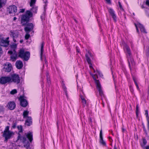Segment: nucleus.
<instances>
[{
    "label": "nucleus",
    "mask_w": 149,
    "mask_h": 149,
    "mask_svg": "<svg viewBox=\"0 0 149 149\" xmlns=\"http://www.w3.org/2000/svg\"><path fill=\"white\" fill-rule=\"evenodd\" d=\"M114 149H117L116 146H115L114 147Z\"/></svg>",
    "instance_id": "nucleus-63"
},
{
    "label": "nucleus",
    "mask_w": 149,
    "mask_h": 149,
    "mask_svg": "<svg viewBox=\"0 0 149 149\" xmlns=\"http://www.w3.org/2000/svg\"><path fill=\"white\" fill-rule=\"evenodd\" d=\"M146 4L149 6V0H147L146 2Z\"/></svg>",
    "instance_id": "nucleus-45"
},
{
    "label": "nucleus",
    "mask_w": 149,
    "mask_h": 149,
    "mask_svg": "<svg viewBox=\"0 0 149 149\" xmlns=\"http://www.w3.org/2000/svg\"><path fill=\"white\" fill-rule=\"evenodd\" d=\"M15 65L18 69H20L23 67L22 62L20 61H17L16 62Z\"/></svg>",
    "instance_id": "nucleus-19"
},
{
    "label": "nucleus",
    "mask_w": 149,
    "mask_h": 149,
    "mask_svg": "<svg viewBox=\"0 0 149 149\" xmlns=\"http://www.w3.org/2000/svg\"><path fill=\"white\" fill-rule=\"evenodd\" d=\"M135 26L136 27V31H137V32H138V33H139V29L138 28V27H137V25L135 24Z\"/></svg>",
    "instance_id": "nucleus-48"
},
{
    "label": "nucleus",
    "mask_w": 149,
    "mask_h": 149,
    "mask_svg": "<svg viewBox=\"0 0 149 149\" xmlns=\"http://www.w3.org/2000/svg\"><path fill=\"white\" fill-rule=\"evenodd\" d=\"M139 105L138 104L137 105L136 107V115L137 116L138 113L139 112Z\"/></svg>",
    "instance_id": "nucleus-38"
},
{
    "label": "nucleus",
    "mask_w": 149,
    "mask_h": 149,
    "mask_svg": "<svg viewBox=\"0 0 149 149\" xmlns=\"http://www.w3.org/2000/svg\"><path fill=\"white\" fill-rule=\"evenodd\" d=\"M17 128L19 130V133H21L23 132V128L22 125H20L18 126H17Z\"/></svg>",
    "instance_id": "nucleus-29"
},
{
    "label": "nucleus",
    "mask_w": 149,
    "mask_h": 149,
    "mask_svg": "<svg viewBox=\"0 0 149 149\" xmlns=\"http://www.w3.org/2000/svg\"><path fill=\"white\" fill-rule=\"evenodd\" d=\"M32 8L30 9V10H27L26 12L27 11H28L32 13V15H33V13H36L37 12V10H38V7L36 6H34L33 7H32Z\"/></svg>",
    "instance_id": "nucleus-20"
},
{
    "label": "nucleus",
    "mask_w": 149,
    "mask_h": 149,
    "mask_svg": "<svg viewBox=\"0 0 149 149\" xmlns=\"http://www.w3.org/2000/svg\"><path fill=\"white\" fill-rule=\"evenodd\" d=\"M19 42L20 43H22L23 42V40H20Z\"/></svg>",
    "instance_id": "nucleus-57"
},
{
    "label": "nucleus",
    "mask_w": 149,
    "mask_h": 149,
    "mask_svg": "<svg viewBox=\"0 0 149 149\" xmlns=\"http://www.w3.org/2000/svg\"><path fill=\"white\" fill-rule=\"evenodd\" d=\"M32 17V13L29 11H27L24 14L22 15L21 22L22 26H26L24 30L26 33H29L33 29V25L32 23H29L30 18Z\"/></svg>",
    "instance_id": "nucleus-1"
},
{
    "label": "nucleus",
    "mask_w": 149,
    "mask_h": 149,
    "mask_svg": "<svg viewBox=\"0 0 149 149\" xmlns=\"http://www.w3.org/2000/svg\"><path fill=\"white\" fill-rule=\"evenodd\" d=\"M11 80L10 77H3L0 78V83L2 84H5L10 82Z\"/></svg>",
    "instance_id": "nucleus-9"
},
{
    "label": "nucleus",
    "mask_w": 149,
    "mask_h": 149,
    "mask_svg": "<svg viewBox=\"0 0 149 149\" xmlns=\"http://www.w3.org/2000/svg\"><path fill=\"white\" fill-rule=\"evenodd\" d=\"M96 86L97 89L99 92L100 95L101 96H102L103 95V92L101 88L100 84L96 85Z\"/></svg>",
    "instance_id": "nucleus-21"
},
{
    "label": "nucleus",
    "mask_w": 149,
    "mask_h": 149,
    "mask_svg": "<svg viewBox=\"0 0 149 149\" xmlns=\"http://www.w3.org/2000/svg\"><path fill=\"white\" fill-rule=\"evenodd\" d=\"M97 72L98 73V74H99V75L100 76H103V75H102V73H100V72L99 71H98V70H97Z\"/></svg>",
    "instance_id": "nucleus-44"
},
{
    "label": "nucleus",
    "mask_w": 149,
    "mask_h": 149,
    "mask_svg": "<svg viewBox=\"0 0 149 149\" xmlns=\"http://www.w3.org/2000/svg\"><path fill=\"white\" fill-rule=\"evenodd\" d=\"M147 143V141L145 139L143 138V143L141 144V146L143 148L145 149V146Z\"/></svg>",
    "instance_id": "nucleus-26"
},
{
    "label": "nucleus",
    "mask_w": 149,
    "mask_h": 149,
    "mask_svg": "<svg viewBox=\"0 0 149 149\" xmlns=\"http://www.w3.org/2000/svg\"><path fill=\"white\" fill-rule=\"evenodd\" d=\"M145 115H146V116L147 119L148 118H149V117L148 116V110H145ZM148 119H149V118H148Z\"/></svg>",
    "instance_id": "nucleus-43"
},
{
    "label": "nucleus",
    "mask_w": 149,
    "mask_h": 149,
    "mask_svg": "<svg viewBox=\"0 0 149 149\" xmlns=\"http://www.w3.org/2000/svg\"><path fill=\"white\" fill-rule=\"evenodd\" d=\"M135 84V85H136V88H137V89L138 90H139V87L138 85V84H137V83H136Z\"/></svg>",
    "instance_id": "nucleus-49"
},
{
    "label": "nucleus",
    "mask_w": 149,
    "mask_h": 149,
    "mask_svg": "<svg viewBox=\"0 0 149 149\" xmlns=\"http://www.w3.org/2000/svg\"><path fill=\"white\" fill-rule=\"evenodd\" d=\"M41 18L42 19V20L44 18V17L42 15L41 16Z\"/></svg>",
    "instance_id": "nucleus-55"
},
{
    "label": "nucleus",
    "mask_w": 149,
    "mask_h": 149,
    "mask_svg": "<svg viewBox=\"0 0 149 149\" xmlns=\"http://www.w3.org/2000/svg\"><path fill=\"white\" fill-rule=\"evenodd\" d=\"M46 76H47V82L49 84L51 83L50 77L48 75V73H46Z\"/></svg>",
    "instance_id": "nucleus-33"
},
{
    "label": "nucleus",
    "mask_w": 149,
    "mask_h": 149,
    "mask_svg": "<svg viewBox=\"0 0 149 149\" xmlns=\"http://www.w3.org/2000/svg\"><path fill=\"white\" fill-rule=\"evenodd\" d=\"M139 28L140 29V30L141 32H142L144 33H147V32L146 31L144 27L141 24H139Z\"/></svg>",
    "instance_id": "nucleus-23"
},
{
    "label": "nucleus",
    "mask_w": 149,
    "mask_h": 149,
    "mask_svg": "<svg viewBox=\"0 0 149 149\" xmlns=\"http://www.w3.org/2000/svg\"><path fill=\"white\" fill-rule=\"evenodd\" d=\"M86 61H87L88 63L89 64H90V65H89V67L91 68H92L93 69H94V68H93V67L91 66V60L90 59V58L88 57V55L87 54H86Z\"/></svg>",
    "instance_id": "nucleus-22"
},
{
    "label": "nucleus",
    "mask_w": 149,
    "mask_h": 149,
    "mask_svg": "<svg viewBox=\"0 0 149 149\" xmlns=\"http://www.w3.org/2000/svg\"><path fill=\"white\" fill-rule=\"evenodd\" d=\"M26 136L29 140V141L31 143L33 140V133L32 132H29L27 134H25Z\"/></svg>",
    "instance_id": "nucleus-17"
},
{
    "label": "nucleus",
    "mask_w": 149,
    "mask_h": 149,
    "mask_svg": "<svg viewBox=\"0 0 149 149\" xmlns=\"http://www.w3.org/2000/svg\"><path fill=\"white\" fill-rule=\"evenodd\" d=\"M63 90L64 91H65V95H66L67 97L68 98V96L67 92L66 90V88L65 87V85L64 84H63Z\"/></svg>",
    "instance_id": "nucleus-32"
},
{
    "label": "nucleus",
    "mask_w": 149,
    "mask_h": 149,
    "mask_svg": "<svg viewBox=\"0 0 149 149\" xmlns=\"http://www.w3.org/2000/svg\"><path fill=\"white\" fill-rule=\"evenodd\" d=\"M14 133L13 132H9L7 133H3V136L5 138L4 141L7 142L8 140L11 138Z\"/></svg>",
    "instance_id": "nucleus-5"
},
{
    "label": "nucleus",
    "mask_w": 149,
    "mask_h": 149,
    "mask_svg": "<svg viewBox=\"0 0 149 149\" xmlns=\"http://www.w3.org/2000/svg\"><path fill=\"white\" fill-rule=\"evenodd\" d=\"M148 54H149V46L148 47Z\"/></svg>",
    "instance_id": "nucleus-56"
},
{
    "label": "nucleus",
    "mask_w": 149,
    "mask_h": 149,
    "mask_svg": "<svg viewBox=\"0 0 149 149\" xmlns=\"http://www.w3.org/2000/svg\"><path fill=\"white\" fill-rule=\"evenodd\" d=\"M30 35L29 34V33L27 32L25 36V38L26 40L28 39L30 37Z\"/></svg>",
    "instance_id": "nucleus-36"
},
{
    "label": "nucleus",
    "mask_w": 149,
    "mask_h": 149,
    "mask_svg": "<svg viewBox=\"0 0 149 149\" xmlns=\"http://www.w3.org/2000/svg\"><path fill=\"white\" fill-rule=\"evenodd\" d=\"M109 140H110V141H111V140H112V139L111 137L109 136Z\"/></svg>",
    "instance_id": "nucleus-60"
},
{
    "label": "nucleus",
    "mask_w": 149,
    "mask_h": 149,
    "mask_svg": "<svg viewBox=\"0 0 149 149\" xmlns=\"http://www.w3.org/2000/svg\"><path fill=\"white\" fill-rule=\"evenodd\" d=\"M76 49H77V52H79V50L77 49V47H76Z\"/></svg>",
    "instance_id": "nucleus-61"
},
{
    "label": "nucleus",
    "mask_w": 149,
    "mask_h": 149,
    "mask_svg": "<svg viewBox=\"0 0 149 149\" xmlns=\"http://www.w3.org/2000/svg\"><path fill=\"white\" fill-rule=\"evenodd\" d=\"M19 13H24L25 11V9H21L19 10Z\"/></svg>",
    "instance_id": "nucleus-42"
},
{
    "label": "nucleus",
    "mask_w": 149,
    "mask_h": 149,
    "mask_svg": "<svg viewBox=\"0 0 149 149\" xmlns=\"http://www.w3.org/2000/svg\"><path fill=\"white\" fill-rule=\"evenodd\" d=\"M5 110V108L3 106L1 105H0V113L4 112Z\"/></svg>",
    "instance_id": "nucleus-34"
},
{
    "label": "nucleus",
    "mask_w": 149,
    "mask_h": 149,
    "mask_svg": "<svg viewBox=\"0 0 149 149\" xmlns=\"http://www.w3.org/2000/svg\"><path fill=\"white\" fill-rule=\"evenodd\" d=\"M106 1L107 3L108 4H111V0H106Z\"/></svg>",
    "instance_id": "nucleus-46"
},
{
    "label": "nucleus",
    "mask_w": 149,
    "mask_h": 149,
    "mask_svg": "<svg viewBox=\"0 0 149 149\" xmlns=\"http://www.w3.org/2000/svg\"><path fill=\"white\" fill-rule=\"evenodd\" d=\"M122 131L123 132H124L125 131V130L124 128L123 127L122 128Z\"/></svg>",
    "instance_id": "nucleus-51"
},
{
    "label": "nucleus",
    "mask_w": 149,
    "mask_h": 149,
    "mask_svg": "<svg viewBox=\"0 0 149 149\" xmlns=\"http://www.w3.org/2000/svg\"><path fill=\"white\" fill-rule=\"evenodd\" d=\"M32 123V118L31 117H28L25 121V124L27 126H29Z\"/></svg>",
    "instance_id": "nucleus-18"
},
{
    "label": "nucleus",
    "mask_w": 149,
    "mask_h": 149,
    "mask_svg": "<svg viewBox=\"0 0 149 149\" xmlns=\"http://www.w3.org/2000/svg\"><path fill=\"white\" fill-rule=\"evenodd\" d=\"M30 56V53L29 52L26 51L22 49H20L18 53V57L22 58L25 61H27Z\"/></svg>",
    "instance_id": "nucleus-3"
},
{
    "label": "nucleus",
    "mask_w": 149,
    "mask_h": 149,
    "mask_svg": "<svg viewBox=\"0 0 149 149\" xmlns=\"http://www.w3.org/2000/svg\"><path fill=\"white\" fill-rule=\"evenodd\" d=\"M9 39V38L8 37L5 40H8V39Z\"/></svg>",
    "instance_id": "nucleus-64"
},
{
    "label": "nucleus",
    "mask_w": 149,
    "mask_h": 149,
    "mask_svg": "<svg viewBox=\"0 0 149 149\" xmlns=\"http://www.w3.org/2000/svg\"><path fill=\"white\" fill-rule=\"evenodd\" d=\"M17 90L15 89H14L10 91V93L11 94H14L17 93Z\"/></svg>",
    "instance_id": "nucleus-37"
},
{
    "label": "nucleus",
    "mask_w": 149,
    "mask_h": 149,
    "mask_svg": "<svg viewBox=\"0 0 149 149\" xmlns=\"http://www.w3.org/2000/svg\"><path fill=\"white\" fill-rule=\"evenodd\" d=\"M18 136L17 137V140H19L20 139L22 140L24 144V146L27 149H30V143L28 141H27L26 138L25 137H21V135L19 133L18 134Z\"/></svg>",
    "instance_id": "nucleus-4"
},
{
    "label": "nucleus",
    "mask_w": 149,
    "mask_h": 149,
    "mask_svg": "<svg viewBox=\"0 0 149 149\" xmlns=\"http://www.w3.org/2000/svg\"><path fill=\"white\" fill-rule=\"evenodd\" d=\"M14 53H13V51L11 50L8 51V54L11 55L10 56V58L12 61H16L17 57V53L15 50H14Z\"/></svg>",
    "instance_id": "nucleus-6"
},
{
    "label": "nucleus",
    "mask_w": 149,
    "mask_h": 149,
    "mask_svg": "<svg viewBox=\"0 0 149 149\" xmlns=\"http://www.w3.org/2000/svg\"><path fill=\"white\" fill-rule=\"evenodd\" d=\"M109 12L110 15L112 16L115 22L117 21V17L114 11L112 8H109Z\"/></svg>",
    "instance_id": "nucleus-15"
},
{
    "label": "nucleus",
    "mask_w": 149,
    "mask_h": 149,
    "mask_svg": "<svg viewBox=\"0 0 149 149\" xmlns=\"http://www.w3.org/2000/svg\"><path fill=\"white\" fill-rule=\"evenodd\" d=\"M0 45L4 47H7L9 45V41L3 38H0Z\"/></svg>",
    "instance_id": "nucleus-12"
},
{
    "label": "nucleus",
    "mask_w": 149,
    "mask_h": 149,
    "mask_svg": "<svg viewBox=\"0 0 149 149\" xmlns=\"http://www.w3.org/2000/svg\"><path fill=\"white\" fill-rule=\"evenodd\" d=\"M92 76L94 80L95 81V82L96 85H98V84H100V82H99V80H97L96 79V78H95V75L93 74L92 75Z\"/></svg>",
    "instance_id": "nucleus-28"
},
{
    "label": "nucleus",
    "mask_w": 149,
    "mask_h": 149,
    "mask_svg": "<svg viewBox=\"0 0 149 149\" xmlns=\"http://www.w3.org/2000/svg\"><path fill=\"white\" fill-rule=\"evenodd\" d=\"M43 47H44V42H42L41 43V50H40V58L41 59H42V54L44 51L43 49Z\"/></svg>",
    "instance_id": "nucleus-25"
},
{
    "label": "nucleus",
    "mask_w": 149,
    "mask_h": 149,
    "mask_svg": "<svg viewBox=\"0 0 149 149\" xmlns=\"http://www.w3.org/2000/svg\"><path fill=\"white\" fill-rule=\"evenodd\" d=\"M29 112L27 111H24L23 112V116L24 118L27 117V116L28 115Z\"/></svg>",
    "instance_id": "nucleus-27"
},
{
    "label": "nucleus",
    "mask_w": 149,
    "mask_h": 149,
    "mask_svg": "<svg viewBox=\"0 0 149 149\" xmlns=\"http://www.w3.org/2000/svg\"><path fill=\"white\" fill-rule=\"evenodd\" d=\"M43 1H44V2L45 3H46V2H47V0H43Z\"/></svg>",
    "instance_id": "nucleus-62"
},
{
    "label": "nucleus",
    "mask_w": 149,
    "mask_h": 149,
    "mask_svg": "<svg viewBox=\"0 0 149 149\" xmlns=\"http://www.w3.org/2000/svg\"><path fill=\"white\" fill-rule=\"evenodd\" d=\"M17 19V18L16 17H14L13 18V20H15Z\"/></svg>",
    "instance_id": "nucleus-59"
},
{
    "label": "nucleus",
    "mask_w": 149,
    "mask_h": 149,
    "mask_svg": "<svg viewBox=\"0 0 149 149\" xmlns=\"http://www.w3.org/2000/svg\"><path fill=\"white\" fill-rule=\"evenodd\" d=\"M143 130L145 131V132H146V128H145L144 126H143Z\"/></svg>",
    "instance_id": "nucleus-58"
},
{
    "label": "nucleus",
    "mask_w": 149,
    "mask_h": 149,
    "mask_svg": "<svg viewBox=\"0 0 149 149\" xmlns=\"http://www.w3.org/2000/svg\"><path fill=\"white\" fill-rule=\"evenodd\" d=\"M17 7L14 5L10 6L7 8V11L10 14L13 13H15L17 12Z\"/></svg>",
    "instance_id": "nucleus-8"
},
{
    "label": "nucleus",
    "mask_w": 149,
    "mask_h": 149,
    "mask_svg": "<svg viewBox=\"0 0 149 149\" xmlns=\"http://www.w3.org/2000/svg\"><path fill=\"white\" fill-rule=\"evenodd\" d=\"M124 49L126 54L127 60L129 63V65L130 70H131V68L130 66V64L132 66L135 65V63L132 56V54L130 49L129 47L125 43H124Z\"/></svg>",
    "instance_id": "nucleus-2"
},
{
    "label": "nucleus",
    "mask_w": 149,
    "mask_h": 149,
    "mask_svg": "<svg viewBox=\"0 0 149 149\" xmlns=\"http://www.w3.org/2000/svg\"><path fill=\"white\" fill-rule=\"evenodd\" d=\"M86 101L85 99H83L82 100V103H83L84 105H86Z\"/></svg>",
    "instance_id": "nucleus-39"
},
{
    "label": "nucleus",
    "mask_w": 149,
    "mask_h": 149,
    "mask_svg": "<svg viewBox=\"0 0 149 149\" xmlns=\"http://www.w3.org/2000/svg\"><path fill=\"white\" fill-rule=\"evenodd\" d=\"M12 68V65L9 63H7L6 64H5L3 69V70L5 72H10Z\"/></svg>",
    "instance_id": "nucleus-10"
},
{
    "label": "nucleus",
    "mask_w": 149,
    "mask_h": 149,
    "mask_svg": "<svg viewBox=\"0 0 149 149\" xmlns=\"http://www.w3.org/2000/svg\"><path fill=\"white\" fill-rule=\"evenodd\" d=\"M44 9L45 12H44V13H44L43 14L44 16L45 15V11L46 8L45 7H44Z\"/></svg>",
    "instance_id": "nucleus-50"
},
{
    "label": "nucleus",
    "mask_w": 149,
    "mask_h": 149,
    "mask_svg": "<svg viewBox=\"0 0 149 149\" xmlns=\"http://www.w3.org/2000/svg\"><path fill=\"white\" fill-rule=\"evenodd\" d=\"M145 148L146 149H149V146H146V147H145Z\"/></svg>",
    "instance_id": "nucleus-53"
},
{
    "label": "nucleus",
    "mask_w": 149,
    "mask_h": 149,
    "mask_svg": "<svg viewBox=\"0 0 149 149\" xmlns=\"http://www.w3.org/2000/svg\"><path fill=\"white\" fill-rule=\"evenodd\" d=\"M6 106L10 110H13L15 108V103L13 101H10L8 102Z\"/></svg>",
    "instance_id": "nucleus-14"
},
{
    "label": "nucleus",
    "mask_w": 149,
    "mask_h": 149,
    "mask_svg": "<svg viewBox=\"0 0 149 149\" xmlns=\"http://www.w3.org/2000/svg\"><path fill=\"white\" fill-rule=\"evenodd\" d=\"M19 100L20 102L21 105L23 107H26L28 104V102L27 100L24 98V97L22 96H20L19 98Z\"/></svg>",
    "instance_id": "nucleus-13"
},
{
    "label": "nucleus",
    "mask_w": 149,
    "mask_h": 149,
    "mask_svg": "<svg viewBox=\"0 0 149 149\" xmlns=\"http://www.w3.org/2000/svg\"><path fill=\"white\" fill-rule=\"evenodd\" d=\"M133 80L134 81L135 84L137 82H136V81L135 78L134 77H133Z\"/></svg>",
    "instance_id": "nucleus-47"
},
{
    "label": "nucleus",
    "mask_w": 149,
    "mask_h": 149,
    "mask_svg": "<svg viewBox=\"0 0 149 149\" xmlns=\"http://www.w3.org/2000/svg\"><path fill=\"white\" fill-rule=\"evenodd\" d=\"M36 1V0H31L30 2V6L31 7L33 6L35 4Z\"/></svg>",
    "instance_id": "nucleus-30"
},
{
    "label": "nucleus",
    "mask_w": 149,
    "mask_h": 149,
    "mask_svg": "<svg viewBox=\"0 0 149 149\" xmlns=\"http://www.w3.org/2000/svg\"><path fill=\"white\" fill-rule=\"evenodd\" d=\"M63 90L64 91H65V95H66L67 97L68 98V96L67 92L66 90V88L65 87V85L64 84H63Z\"/></svg>",
    "instance_id": "nucleus-31"
},
{
    "label": "nucleus",
    "mask_w": 149,
    "mask_h": 149,
    "mask_svg": "<svg viewBox=\"0 0 149 149\" xmlns=\"http://www.w3.org/2000/svg\"><path fill=\"white\" fill-rule=\"evenodd\" d=\"M80 97L82 100H83V99H84V98L83 97V96L81 95H80Z\"/></svg>",
    "instance_id": "nucleus-52"
},
{
    "label": "nucleus",
    "mask_w": 149,
    "mask_h": 149,
    "mask_svg": "<svg viewBox=\"0 0 149 149\" xmlns=\"http://www.w3.org/2000/svg\"><path fill=\"white\" fill-rule=\"evenodd\" d=\"M100 143H101L102 145L104 146H105L106 145V143L104 141L103 139V136H102V129L101 130L100 133Z\"/></svg>",
    "instance_id": "nucleus-16"
},
{
    "label": "nucleus",
    "mask_w": 149,
    "mask_h": 149,
    "mask_svg": "<svg viewBox=\"0 0 149 149\" xmlns=\"http://www.w3.org/2000/svg\"><path fill=\"white\" fill-rule=\"evenodd\" d=\"M6 0H0V8L5 5Z\"/></svg>",
    "instance_id": "nucleus-24"
},
{
    "label": "nucleus",
    "mask_w": 149,
    "mask_h": 149,
    "mask_svg": "<svg viewBox=\"0 0 149 149\" xmlns=\"http://www.w3.org/2000/svg\"><path fill=\"white\" fill-rule=\"evenodd\" d=\"M19 33V32L17 31H10V36L13 38V40L15 42L17 41V39Z\"/></svg>",
    "instance_id": "nucleus-11"
},
{
    "label": "nucleus",
    "mask_w": 149,
    "mask_h": 149,
    "mask_svg": "<svg viewBox=\"0 0 149 149\" xmlns=\"http://www.w3.org/2000/svg\"><path fill=\"white\" fill-rule=\"evenodd\" d=\"M9 126H7L6 127L5 130H4L3 133H6L8 132H11L9 130Z\"/></svg>",
    "instance_id": "nucleus-35"
},
{
    "label": "nucleus",
    "mask_w": 149,
    "mask_h": 149,
    "mask_svg": "<svg viewBox=\"0 0 149 149\" xmlns=\"http://www.w3.org/2000/svg\"><path fill=\"white\" fill-rule=\"evenodd\" d=\"M17 125V123L16 122L12 124V127L13 128H15Z\"/></svg>",
    "instance_id": "nucleus-40"
},
{
    "label": "nucleus",
    "mask_w": 149,
    "mask_h": 149,
    "mask_svg": "<svg viewBox=\"0 0 149 149\" xmlns=\"http://www.w3.org/2000/svg\"><path fill=\"white\" fill-rule=\"evenodd\" d=\"M11 78V80H12L13 82L17 83V84H18L20 82V79L18 74H13L12 75Z\"/></svg>",
    "instance_id": "nucleus-7"
},
{
    "label": "nucleus",
    "mask_w": 149,
    "mask_h": 149,
    "mask_svg": "<svg viewBox=\"0 0 149 149\" xmlns=\"http://www.w3.org/2000/svg\"><path fill=\"white\" fill-rule=\"evenodd\" d=\"M118 5L120 8V9L121 10H123L122 6L121 5V3L120 2H118Z\"/></svg>",
    "instance_id": "nucleus-41"
},
{
    "label": "nucleus",
    "mask_w": 149,
    "mask_h": 149,
    "mask_svg": "<svg viewBox=\"0 0 149 149\" xmlns=\"http://www.w3.org/2000/svg\"><path fill=\"white\" fill-rule=\"evenodd\" d=\"M89 121L91 122H92V119L91 118H90L89 119Z\"/></svg>",
    "instance_id": "nucleus-54"
}]
</instances>
